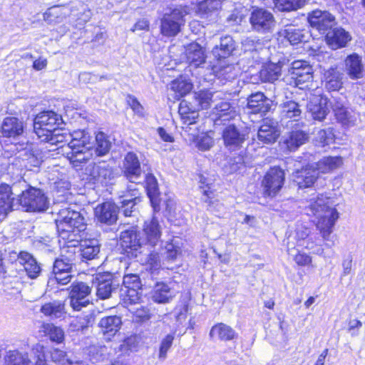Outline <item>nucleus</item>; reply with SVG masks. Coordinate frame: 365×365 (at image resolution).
<instances>
[{"label":"nucleus","instance_id":"obj_57","mask_svg":"<svg viewBox=\"0 0 365 365\" xmlns=\"http://www.w3.org/2000/svg\"><path fill=\"white\" fill-rule=\"evenodd\" d=\"M334 133L331 128L320 129L314 135V141L319 146L324 147L334 140Z\"/></svg>","mask_w":365,"mask_h":365},{"label":"nucleus","instance_id":"obj_21","mask_svg":"<svg viewBox=\"0 0 365 365\" xmlns=\"http://www.w3.org/2000/svg\"><path fill=\"white\" fill-rule=\"evenodd\" d=\"M272 105V101L262 92L252 93L247 98V107L254 113L265 114L271 109Z\"/></svg>","mask_w":365,"mask_h":365},{"label":"nucleus","instance_id":"obj_1","mask_svg":"<svg viewBox=\"0 0 365 365\" xmlns=\"http://www.w3.org/2000/svg\"><path fill=\"white\" fill-rule=\"evenodd\" d=\"M309 209L317 219L316 227L323 240L331 242L327 243V246H334V242L331 235L339 215L334 207L333 202L329 197L321 195L311 202Z\"/></svg>","mask_w":365,"mask_h":365},{"label":"nucleus","instance_id":"obj_64","mask_svg":"<svg viewBox=\"0 0 365 365\" xmlns=\"http://www.w3.org/2000/svg\"><path fill=\"white\" fill-rule=\"evenodd\" d=\"M213 143L214 140L212 137L207 134H202L197 138L196 146L199 150L205 151L210 149Z\"/></svg>","mask_w":365,"mask_h":365},{"label":"nucleus","instance_id":"obj_24","mask_svg":"<svg viewBox=\"0 0 365 365\" xmlns=\"http://www.w3.org/2000/svg\"><path fill=\"white\" fill-rule=\"evenodd\" d=\"M222 138L225 146L230 150L240 147L245 140V135L234 125L225 128Z\"/></svg>","mask_w":365,"mask_h":365},{"label":"nucleus","instance_id":"obj_42","mask_svg":"<svg viewBox=\"0 0 365 365\" xmlns=\"http://www.w3.org/2000/svg\"><path fill=\"white\" fill-rule=\"evenodd\" d=\"M11 188L6 184L0 185V212L1 213H8L9 211L15 209L14 198H11Z\"/></svg>","mask_w":365,"mask_h":365},{"label":"nucleus","instance_id":"obj_41","mask_svg":"<svg viewBox=\"0 0 365 365\" xmlns=\"http://www.w3.org/2000/svg\"><path fill=\"white\" fill-rule=\"evenodd\" d=\"M78 251L82 257L86 259H94L100 252L98 240L95 239L80 240Z\"/></svg>","mask_w":365,"mask_h":365},{"label":"nucleus","instance_id":"obj_58","mask_svg":"<svg viewBox=\"0 0 365 365\" xmlns=\"http://www.w3.org/2000/svg\"><path fill=\"white\" fill-rule=\"evenodd\" d=\"M96 151L98 155H104L110 150L111 143L108 139L107 136L102 132L97 133L96 136Z\"/></svg>","mask_w":365,"mask_h":365},{"label":"nucleus","instance_id":"obj_12","mask_svg":"<svg viewBox=\"0 0 365 365\" xmlns=\"http://www.w3.org/2000/svg\"><path fill=\"white\" fill-rule=\"evenodd\" d=\"M307 111L313 119L322 121L329 113L328 99L319 95H312L307 105Z\"/></svg>","mask_w":365,"mask_h":365},{"label":"nucleus","instance_id":"obj_61","mask_svg":"<svg viewBox=\"0 0 365 365\" xmlns=\"http://www.w3.org/2000/svg\"><path fill=\"white\" fill-rule=\"evenodd\" d=\"M68 137L65 133L61 130H56V132H52L48 136H45L42 139V141L49 142L52 145H58L61 143L67 142Z\"/></svg>","mask_w":365,"mask_h":365},{"label":"nucleus","instance_id":"obj_50","mask_svg":"<svg viewBox=\"0 0 365 365\" xmlns=\"http://www.w3.org/2000/svg\"><path fill=\"white\" fill-rule=\"evenodd\" d=\"M170 89L175 93V98H180L191 91L192 84L185 78H178L171 82Z\"/></svg>","mask_w":365,"mask_h":365},{"label":"nucleus","instance_id":"obj_22","mask_svg":"<svg viewBox=\"0 0 365 365\" xmlns=\"http://www.w3.org/2000/svg\"><path fill=\"white\" fill-rule=\"evenodd\" d=\"M185 53L187 61L194 67H198L205 62V49L197 42L187 45Z\"/></svg>","mask_w":365,"mask_h":365},{"label":"nucleus","instance_id":"obj_47","mask_svg":"<svg viewBox=\"0 0 365 365\" xmlns=\"http://www.w3.org/2000/svg\"><path fill=\"white\" fill-rule=\"evenodd\" d=\"M4 360L9 365H27L30 363L28 354L17 349L6 351Z\"/></svg>","mask_w":365,"mask_h":365},{"label":"nucleus","instance_id":"obj_31","mask_svg":"<svg viewBox=\"0 0 365 365\" xmlns=\"http://www.w3.org/2000/svg\"><path fill=\"white\" fill-rule=\"evenodd\" d=\"M209 336L213 341H227L235 339L236 332L231 327L224 323H218L211 328Z\"/></svg>","mask_w":365,"mask_h":365},{"label":"nucleus","instance_id":"obj_53","mask_svg":"<svg viewBox=\"0 0 365 365\" xmlns=\"http://www.w3.org/2000/svg\"><path fill=\"white\" fill-rule=\"evenodd\" d=\"M274 7L281 11H296L302 8L305 0H274Z\"/></svg>","mask_w":365,"mask_h":365},{"label":"nucleus","instance_id":"obj_16","mask_svg":"<svg viewBox=\"0 0 365 365\" xmlns=\"http://www.w3.org/2000/svg\"><path fill=\"white\" fill-rule=\"evenodd\" d=\"M94 213L98 222L110 225L117 221L118 207L115 203L106 202L98 205Z\"/></svg>","mask_w":365,"mask_h":365},{"label":"nucleus","instance_id":"obj_62","mask_svg":"<svg viewBox=\"0 0 365 365\" xmlns=\"http://www.w3.org/2000/svg\"><path fill=\"white\" fill-rule=\"evenodd\" d=\"M72 262L65 260L63 258L57 259L53 267V273L71 272Z\"/></svg>","mask_w":365,"mask_h":365},{"label":"nucleus","instance_id":"obj_4","mask_svg":"<svg viewBox=\"0 0 365 365\" xmlns=\"http://www.w3.org/2000/svg\"><path fill=\"white\" fill-rule=\"evenodd\" d=\"M187 14L182 8H175L163 14L160 19V33L167 37H173L180 31L185 24L184 17Z\"/></svg>","mask_w":365,"mask_h":365},{"label":"nucleus","instance_id":"obj_15","mask_svg":"<svg viewBox=\"0 0 365 365\" xmlns=\"http://www.w3.org/2000/svg\"><path fill=\"white\" fill-rule=\"evenodd\" d=\"M289 75L298 86L312 79V67L305 61H294L288 70Z\"/></svg>","mask_w":365,"mask_h":365},{"label":"nucleus","instance_id":"obj_54","mask_svg":"<svg viewBox=\"0 0 365 365\" xmlns=\"http://www.w3.org/2000/svg\"><path fill=\"white\" fill-rule=\"evenodd\" d=\"M306 33L304 30H301L294 27H289L286 29L283 35L292 44H297L300 42L306 41Z\"/></svg>","mask_w":365,"mask_h":365},{"label":"nucleus","instance_id":"obj_8","mask_svg":"<svg viewBox=\"0 0 365 365\" xmlns=\"http://www.w3.org/2000/svg\"><path fill=\"white\" fill-rule=\"evenodd\" d=\"M91 291V288L84 282L73 283L71 286L70 305L73 310L80 311L89 304L88 296Z\"/></svg>","mask_w":365,"mask_h":365},{"label":"nucleus","instance_id":"obj_34","mask_svg":"<svg viewBox=\"0 0 365 365\" xmlns=\"http://www.w3.org/2000/svg\"><path fill=\"white\" fill-rule=\"evenodd\" d=\"M41 313L51 319L63 317L66 313L65 304L63 302L55 300L43 304L41 309Z\"/></svg>","mask_w":365,"mask_h":365},{"label":"nucleus","instance_id":"obj_18","mask_svg":"<svg viewBox=\"0 0 365 365\" xmlns=\"http://www.w3.org/2000/svg\"><path fill=\"white\" fill-rule=\"evenodd\" d=\"M237 115L235 104L228 101H222L217 103L212 111V118L216 125H220L222 122L232 120Z\"/></svg>","mask_w":365,"mask_h":365},{"label":"nucleus","instance_id":"obj_2","mask_svg":"<svg viewBox=\"0 0 365 365\" xmlns=\"http://www.w3.org/2000/svg\"><path fill=\"white\" fill-rule=\"evenodd\" d=\"M59 237L61 239H69L77 237L86 229L84 219L76 211L68 208L61 209L55 220Z\"/></svg>","mask_w":365,"mask_h":365},{"label":"nucleus","instance_id":"obj_25","mask_svg":"<svg viewBox=\"0 0 365 365\" xmlns=\"http://www.w3.org/2000/svg\"><path fill=\"white\" fill-rule=\"evenodd\" d=\"M94 283L96 284V295L102 299L109 298L115 289L112 284V277L108 274H97Z\"/></svg>","mask_w":365,"mask_h":365},{"label":"nucleus","instance_id":"obj_63","mask_svg":"<svg viewBox=\"0 0 365 365\" xmlns=\"http://www.w3.org/2000/svg\"><path fill=\"white\" fill-rule=\"evenodd\" d=\"M89 322L87 317H77L72 319L69 328L72 331H83L88 327Z\"/></svg>","mask_w":365,"mask_h":365},{"label":"nucleus","instance_id":"obj_5","mask_svg":"<svg viewBox=\"0 0 365 365\" xmlns=\"http://www.w3.org/2000/svg\"><path fill=\"white\" fill-rule=\"evenodd\" d=\"M17 201L26 211H43L48 206V200L43 191L34 187L23 191Z\"/></svg>","mask_w":365,"mask_h":365},{"label":"nucleus","instance_id":"obj_52","mask_svg":"<svg viewBox=\"0 0 365 365\" xmlns=\"http://www.w3.org/2000/svg\"><path fill=\"white\" fill-rule=\"evenodd\" d=\"M214 71L219 78H224L226 80L232 79L237 76L235 66L226 63L224 61L220 63L219 66H215Z\"/></svg>","mask_w":365,"mask_h":365},{"label":"nucleus","instance_id":"obj_30","mask_svg":"<svg viewBox=\"0 0 365 365\" xmlns=\"http://www.w3.org/2000/svg\"><path fill=\"white\" fill-rule=\"evenodd\" d=\"M345 70L351 78H361L364 70L361 57L356 53L348 56L345 59Z\"/></svg>","mask_w":365,"mask_h":365},{"label":"nucleus","instance_id":"obj_23","mask_svg":"<svg viewBox=\"0 0 365 365\" xmlns=\"http://www.w3.org/2000/svg\"><path fill=\"white\" fill-rule=\"evenodd\" d=\"M24 123L16 117H6L4 119L0 131L4 137L16 138L24 133Z\"/></svg>","mask_w":365,"mask_h":365},{"label":"nucleus","instance_id":"obj_20","mask_svg":"<svg viewBox=\"0 0 365 365\" xmlns=\"http://www.w3.org/2000/svg\"><path fill=\"white\" fill-rule=\"evenodd\" d=\"M143 240L145 244L152 247L155 246L160 240L161 227L158 221L153 217L152 220L145 221L143 229Z\"/></svg>","mask_w":365,"mask_h":365},{"label":"nucleus","instance_id":"obj_19","mask_svg":"<svg viewBox=\"0 0 365 365\" xmlns=\"http://www.w3.org/2000/svg\"><path fill=\"white\" fill-rule=\"evenodd\" d=\"M327 44L333 50L345 47L351 40L349 32L341 27L330 29L325 37Z\"/></svg>","mask_w":365,"mask_h":365},{"label":"nucleus","instance_id":"obj_10","mask_svg":"<svg viewBox=\"0 0 365 365\" xmlns=\"http://www.w3.org/2000/svg\"><path fill=\"white\" fill-rule=\"evenodd\" d=\"M92 148L93 145L72 147L63 149V152L72 166L78 169L92 158Z\"/></svg>","mask_w":365,"mask_h":365},{"label":"nucleus","instance_id":"obj_43","mask_svg":"<svg viewBox=\"0 0 365 365\" xmlns=\"http://www.w3.org/2000/svg\"><path fill=\"white\" fill-rule=\"evenodd\" d=\"M325 87L329 91H338L342 86V73L336 68H329L324 73Z\"/></svg>","mask_w":365,"mask_h":365},{"label":"nucleus","instance_id":"obj_46","mask_svg":"<svg viewBox=\"0 0 365 365\" xmlns=\"http://www.w3.org/2000/svg\"><path fill=\"white\" fill-rule=\"evenodd\" d=\"M302 114V110L298 103L294 101H289L282 105L281 116L282 119H292L298 120Z\"/></svg>","mask_w":365,"mask_h":365},{"label":"nucleus","instance_id":"obj_59","mask_svg":"<svg viewBox=\"0 0 365 365\" xmlns=\"http://www.w3.org/2000/svg\"><path fill=\"white\" fill-rule=\"evenodd\" d=\"M138 344L136 336H130L126 338L119 346L121 354L128 355L130 352L136 351Z\"/></svg>","mask_w":365,"mask_h":365},{"label":"nucleus","instance_id":"obj_9","mask_svg":"<svg viewBox=\"0 0 365 365\" xmlns=\"http://www.w3.org/2000/svg\"><path fill=\"white\" fill-rule=\"evenodd\" d=\"M86 174L90 177L93 183L107 185L114 178L112 168L107 164H91L86 168Z\"/></svg>","mask_w":365,"mask_h":365},{"label":"nucleus","instance_id":"obj_38","mask_svg":"<svg viewBox=\"0 0 365 365\" xmlns=\"http://www.w3.org/2000/svg\"><path fill=\"white\" fill-rule=\"evenodd\" d=\"M309 138L307 133L302 130H293L289 133L284 139V144L289 151H294L304 144Z\"/></svg>","mask_w":365,"mask_h":365},{"label":"nucleus","instance_id":"obj_45","mask_svg":"<svg viewBox=\"0 0 365 365\" xmlns=\"http://www.w3.org/2000/svg\"><path fill=\"white\" fill-rule=\"evenodd\" d=\"M68 13L66 9L60 6H54L48 9L43 14V20L48 24H58L62 22Z\"/></svg>","mask_w":365,"mask_h":365},{"label":"nucleus","instance_id":"obj_49","mask_svg":"<svg viewBox=\"0 0 365 365\" xmlns=\"http://www.w3.org/2000/svg\"><path fill=\"white\" fill-rule=\"evenodd\" d=\"M41 331L48 336L49 339L54 342L61 343L64 340V331L59 327L51 323H44L41 327Z\"/></svg>","mask_w":365,"mask_h":365},{"label":"nucleus","instance_id":"obj_48","mask_svg":"<svg viewBox=\"0 0 365 365\" xmlns=\"http://www.w3.org/2000/svg\"><path fill=\"white\" fill-rule=\"evenodd\" d=\"M99 325L105 334L114 335L120 329L121 319L118 316H110L101 319Z\"/></svg>","mask_w":365,"mask_h":365},{"label":"nucleus","instance_id":"obj_13","mask_svg":"<svg viewBox=\"0 0 365 365\" xmlns=\"http://www.w3.org/2000/svg\"><path fill=\"white\" fill-rule=\"evenodd\" d=\"M280 135L278 123L272 119H264L258 129V140L264 144H272Z\"/></svg>","mask_w":365,"mask_h":365},{"label":"nucleus","instance_id":"obj_39","mask_svg":"<svg viewBox=\"0 0 365 365\" xmlns=\"http://www.w3.org/2000/svg\"><path fill=\"white\" fill-rule=\"evenodd\" d=\"M71 139L66 145H60L62 149L72 147L93 145L91 136L85 130H76L68 135Z\"/></svg>","mask_w":365,"mask_h":365},{"label":"nucleus","instance_id":"obj_11","mask_svg":"<svg viewBox=\"0 0 365 365\" xmlns=\"http://www.w3.org/2000/svg\"><path fill=\"white\" fill-rule=\"evenodd\" d=\"M308 21L312 27L324 33L335 24V18L327 11L317 9L309 13Z\"/></svg>","mask_w":365,"mask_h":365},{"label":"nucleus","instance_id":"obj_60","mask_svg":"<svg viewBox=\"0 0 365 365\" xmlns=\"http://www.w3.org/2000/svg\"><path fill=\"white\" fill-rule=\"evenodd\" d=\"M146 269L149 270L151 274H155L161 268V262L158 253H150L146 261Z\"/></svg>","mask_w":365,"mask_h":365},{"label":"nucleus","instance_id":"obj_51","mask_svg":"<svg viewBox=\"0 0 365 365\" xmlns=\"http://www.w3.org/2000/svg\"><path fill=\"white\" fill-rule=\"evenodd\" d=\"M213 93L207 90L195 92L193 95V102L197 109L208 108L212 101Z\"/></svg>","mask_w":365,"mask_h":365},{"label":"nucleus","instance_id":"obj_28","mask_svg":"<svg viewBox=\"0 0 365 365\" xmlns=\"http://www.w3.org/2000/svg\"><path fill=\"white\" fill-rule=\"evenodd\" d=\"M17 257V260L24 266L25 271L30 278L34 279L39 275L41 267L31 254L26 252H20Z\"/></svg>","mask_w":365,"mask_h":365},{"label":"nucleus","instance_id":"obj_40","mask_svg":"<svg viewBox=\"0 0 365 365\" xmlns=\"http://www.w3.org/2000/svg\"><path fill=\"white\" fill-rule=\"evenodd\" d=\"M235 48V41L230 36H226L221 38L219 46L213 48L212 54L218 59L225 58L230 56Z\"/></svg>","mask_w":365,"mask_h":365},{"label":"nucleus","instance_id":"obj_32","mask_svg":"<svg viewBox=\"0 0 365 365\" xmlns=\"http://www.w3.org/2000/svg\"><path fill=\"white\" fill-rule=\"evenodd\" d=\"M198 109L194 102L183 100L180 102L178 113L183 123L191 125L195 123L198 116Z\"/></svg>","mask_w":365,"mask_h":365},{"label":"nucleus","instance_id":"obj_7","mask_svg":"<svg viewBox=\"0 0 365 365\" xmlns=\"http://www.w3.org/2000/svg\"><path fill=\"white\" fill-rule=\"evenodd\" d=\"M121 246L128 257H137L144 242L134 227L124 230L120 234Z\"/></svg>","mask_w":365,"mask_h":365},{"label":"nucleus","instance_id":"obj_26","mask_svg":"<svg viewBox=\"0 0 365 365\" xmlns=\"http://www.w3.org/2000/svg\"><path fill=\"white\" fill-rule=\"evenodd\" d=\"M310 230L309 228L304 226H298L294 234H290L287 237V252L289 255H292V251L296 246L302 247L304 245L305 240Z\"/></svg>","mask_w":365,"mask_h":365},{"label":"nucleus","instance_id":"obj_14","mask_svg":"<svg viewBox=\"0 0 365 365\" xmlns=\"http://www.w3.org/2000/svg\"><path fill=\"white\" fill-rule=\"evenodd\" d=\"M250 23L257 31H269L274 25L272 14L264 9H255L251 14Z\"/></svg>","mask_w":365,"mask_h":365},{"label":"nucleus","instance_id":"obj_6","mask_svg":"<svg viewBox=\"0 0 365 365\" xmlns=\"http://www.w3.org/2000/svg\"><path fill=\"white\" fill-rule=\"evenodd\" d=\"M284 171L277 167L270 168L262 180L263 195L273 197L280 191L284 182Z\"/></svg>","mask_w":365,"mask_h":365},{"label":"nucleus","instance_id":"obj_29","mask_svg":"<svg viewBox=\"0 0 365 365\" xmlns=\"http://www.w3.org/2000/svg\"><path fill=\"white\" fill-rule=\"evenodd\" d=\"M64 242L61 248V258L66 261L73 262L76 258V255L79 249V242L81 240L80 235L77 237H70L69 239H62Z\"/></svg>","mask_w":365,"mask_h":365},{"label":"nucleus","instance_id":"obj_27","mask_svg":"<svg viewBox=\"0 0 365 365\" xmlns=\"http://www.w3.org/2000/svg\"><path fill=\"white\" fill-rule=\"evenodd\" d=\"M123 171L125 175L131 181L140 176L141 173L140 164L134 153L130 152L125 156Z\"/></svg>","mask_w":365,"mask_h":365},{"label":"nucleus","instance_id":"obj_35","mask_svg":"<svg viewBox=\"0 0 365 365\" xmlns=\"http://www.w3.org/2000/svg\"><path fill=\"white\" fill-rule=\"evenodd\" d=\"M242 46L245 52L250 53L256 62L263 59V56L267 53V48L259 41H255L253 39L247 38L243 41Z\"/></svg>","mask_w":365,"mask_h":365},{"label":"nucleus","instance_id":"obj_17","mask_svg":"<svg viewBox=\"0 0 365 365\" xmlns=\"http://www.w3.org/2000/svg\"><path fill=\"white\" fill-rule=\"evenodd\" d=\"M319 171L316 167L308 165L297 170L292 175L293 180L300 188L312 186L319 178Z\"/></svg>","mask_w":365,"mask_h":365},{"label":"nucleus","instance_id":"obj_33","mask_svg":"<svg viewBox=\"0 0 365 365\" xmlns=\"http://www.w3.org/2000/svg\"><path fill=\"white\" fill-rule=\"evenodd\" d=\"M175 296V292L167 284L157 283L152 293V299L157 303L165 304Z\"/></svg>","mask_w":365,"mask_h":365},{"label":"nucleus","instance_id":"obj_36","mask_svg":"<svg viewBox=\"0 0 365 365\" xmlns=\"http://www.w3.org/2000/svg\"><path fill=\"white\" fill-rule=\"evenodd\" d=\"M332 109L336 119L342 124L351 125H354L356 122V118L355 114L346 108L341 102L335 101L332 104Z\"/></svg>","mask_w":365,"mask_h":365},{"label":"nucleus","instance_id":"obj_3","mask_svg":"<svg viewBox=\"0 0 365 365\" xmlns=\"http://www.w3.org/2000/svg\"><path fill=\"white\" fill-rule=\"evenodd\" d=\"M62 123V118L56 113L48 110L38 113L34 122V129L38 138L48 136L52 132H56Z\"/></svg>","mask_w":365,"mask_h":365},{"label":"nucleus","instance_id":"obj_44","mask_svg":"<svg viewBox=\"0 0 365 365\" xmlns=\"http://www.w3.org/2000/svg\"><path fill=\"white\" fill-rule=\"evenodd\" d=\"M343 158L339 156H329L321 159L317 164L316 168L319 173H326L341 167Z\"/></svg>","mask_w":365,"mask_h":365},{"label":"nucleus","instance_id":"obj_56","mask_svg":"<svg viewBox=\"0 0 365 365\" xmlns=\"http://www.w3.org/2000/svg\"><path fill=\"white\" fill-rule=\"evenodd\" d=\"M220 8L221 5L218 1L204 0L198 4L197 12L201 17H204Z\"/></svg>","mask_w":365,"mask_h":365},{"label":"nucleus","instance_id":"obj_37","mask_svg":"<svg viewBox=\"0 0 365 365\" xmlns=\"http://www.w3.org/2000/svg\"><path fill=\"white\" fill-rule=\"evenodd\" d=\"M282 63L279 61L277 63H264L260 71L259 77L264 82H273L277 80L282 73Z\"/></svg>","mask_w":365,"mask_h":365},{"label":"nucleus","instance_id":"obj_55","mask_svg":"<svg viewBox=\"0 0 365 365\" xmlns=\"http://www.w3.org/2000/svg\"><path fill=\"white\" fill-rule=\"evenodd\" d=\"M140 287L121 289V298L126 305L138 304L140 300V295L138 292Z\"/></svg>","mask_w":365,"mask_h":365}]
</instances>
